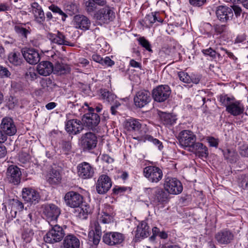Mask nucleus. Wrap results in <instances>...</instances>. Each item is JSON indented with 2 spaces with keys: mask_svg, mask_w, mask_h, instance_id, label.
I'll return each instance as SVG.
<instances>
[{
  "mask_svg": "<svg viewBox=\"0 0 248 248\" xmlns=\"http://www.w3.org/2000/svg\"><path fill=\"white\" fill-rule=\"evenodd\" d=\"M62 149L65 152V154H67L71 149V144L68 141H63L62 143Z\"/></svg>",
  "mask_w": 248,
  "mask_h": 248,
  "instance_id": "052dcab7",
  "label": "nucleus"
},
{
  "mask_svg": "<svg viewBox=\"0 0 248 248\" xmlns=\"http://www.w3.org/2000/svg\"><path fill=\"white\" fill-rule=\"evenodd\" d=\"M130 65L134 68H141V64L140 63L135 61L134 59H131L129 62Z\"/></svg>",
  "mask_w": 248,
  "mask_h": 248,
  "instance_id": "e2e57ef3",
  "label": "nucleus"
},
{
  "mask_svg": "<svg viewBox=\"0 0 248 248\" xmlns=\"http://www.w3.org/2000/svg\"><path fill=\"white\" fill-rule=\"evenodd\" d=\"M178 76L181 81L187 84L193 83L197 84L201 79V76L199 75L192 74L189 75L184 71L179 72Z\"/></svg>",
  "mask_w": 248,
  "mask_h": 248,
  "instance_id": "bb28decb",
  "label": "nucleus"
},
{
  "mask_svg": "<svg viewBox=\"0 0 248 248\" xmlns=\"http://www.w3.org/2000/svg\"><path fill=\"white\" fill-rule=\"evenodd\" d=\"M15 30L16 32L23 36L25 38H27L28 34L31 32V29L29 27L25 28L22 25H16L15 27Z\"/></svg>",
  "mask_w": 248,
  "mask_h": 248,
  "instance_id": "37998d69",
  "label": "nucleus"
},
{
  "mask_svg": "<svg viewBox=\"0 0 248 248\" xmlns=\"http://www.w3.org/2000/svg\"><path fill=\"white\" fill-rule=\"evenodd\" d=\"M72 24L76 29L86 31L89 29L91 21L87 16L82 15H77L74 16Z\"/></svg>",
  "mask_w": 248,
  "mask_h": 248,
  "instance_id": "4468645a",
  "label": "nucleus"
},
{
  "mask_svg": "<svg viewBox=\"0 0 248 248\" xmlns=\"http://www.w3.org/2000/svg\"><path fill=\"white\" fill-rule=\"evenodd\" d=\"M124 128L129 131H138L141 128V124L139 120L135 119L126 120L124 124Z\"/></svg>",
  "mask_w": 248,
  "mask_h": 248,
  "instance_id": "72a5a7b5",
  "label": "nucleus"
},
{
  "mask_svg": "<svg viewBox=\"0 0 248 248\" xmlns=\"http://www.w3.org/2000/svg\"><path fill=\"white\" fill-rule=\"evenodd\" d=\"M37 77V73L33 68H29L26 74V78L28 80H34Z\"/></svg>",
  "mask_w": 248,
  "mask_h": 248,
  "instance_id": "8fccbe9b",
  "label": "nucleus"
},
{
  "mask_svg": "<svg viewBox=\"0 0 248 248\" xmlns=\"http://www.w3.org/2000/svg\"><path fill=\"white\" fill-rule=\"evenodd\" d=\"M83 129V123L77 119L68 121L65 124V130L69 134H77Z\"/></svg>",
  "mask_w": 248,
  "mask_h": 248,
  "instance_id": "b1692460",
  "label": "nucleus"
},
{
  "mask_svg": "<svg viewBox=\"0 0 248 248\" xmlns=\"http://www.w3.org/2000/svg\"><path fill=\"white\" fill-rule=\"evenodd\" d=\"M83 108L90 111L89 113L84 115L82 118V121L83 124L89 129L93 130L99 123L100 117L97 114L92 112L94 111V109L90 107L87 103H84V106H83Z\"/></svg>",
  "mask_w": 248,
  "mask_h": 248,
  "instance_id": "f03ea898",
  "label": "nucleus"
},
{
  "mask_svg": "<svg viewBox=\"0 0 248 248\" xmlns=\"http://www.w3.org/2000/svg\"><path fill=\"white\" fill-rule=\"evenodd\" d=\"M146 192L151 194L150 199L153 200L156 204L163 203L168 200V195L162 189L158 187L148 188Z\"/></svg>",
  "mask_w": 248,
  "mask_h": 248,
  "instance_id": "6e6552de",
  "label": "nucleus"
},
{
  "mask_svg": "<svg viewBox=\"0 0 248 248\" xmlns=\"http://www.w3.org/2000/svg\"><path fill=\"white\" fill-rule=\"evenodd\" d=\"M133 139L139 141L145 142L146 141L152 142L154 145L157 147L158 150H161L163 148V145L161 141L157 139L154 138L153 137L149 135H145L143 136H137L133 137Z\"/></svg>",
  "mask_w": 248,
  "mask_h": 248,
  "instance_id": "473e14b6",
  "label": "nucleus"
},
{
  "mask_svg": "<svg viewBox=\"0 0 248 248\" xmlns=\"http://www.w3.org/2000/svg\"><path fill=\"white\" fill-rule=\"evenodd\" d=\"M101 159L104 162L108 164L112 163L114 161L113 159L108 155H103L101 156Z\"/></svg>",
  "mask_w": 248,
  "mask_h": 248,
  "instance_id": "680f3d73",
  "label": "nucleus"
},
{
  "mask_svg": "<svg viewBox=\"0 0 248 248\" xmlns=\"http://www.w3.org/2000/svg\"><path fill=\"white\" fill-rule=\"evenodd\" d=\"M139 44L149 52H152L151 45L149 42L144 37H140L138 39Z\"/></svg>",
  "mask_w": 248,
  "mask_h": 248,
  "instance_id": "de8ad7c7",
  "label": "nucleus"
},
{
  "mask_svg": "<svg viewBox=\"0 0 248 248\" xmlns=\"http://www.w3.org/2000/svg\"><path fill=\"white\" fill-rule=\"evenodd\" d=\"M48 9L54 13H58L60 15L63 16L64 18L67 17L66 15L57 6L51 4L48 7Z\"/></svg>",
  "mask_w": 248,
  "mask_h": 248,
  "instance_id": "3c124183",
  "label": "nucleus"
},
{
  "mask_svg": "<svg viewBox=\"0 0 248 248\" xmlns=\"http://www.w3.org/2000/svg\"><path fill=\"white\" fill-rule=\"evenodd\" d=\"M143 174L150 182L153 183H158L163 177L162 170L154 166L146 167L143 170Z\"/></svg>",
  "mask_w": 248,
  "mask_h": 248,
  "instance_id": "423d86ee",
  "label": "nucleus"
},
{
  "mask_svg": "<svg viewBox=\"0 0 248 248\" xmlns=\"http://www.w3.org/2000/svg\"><path fill=\"white\" fill-rule=\"evenodd\" d=\"M0 128L6 136L14 135L17 131L13 120L9 117L2 119L0 124Z\"/></svg>",
  "mask_w": 248,
  "mask_h": 248,
  "instance_id": "6ab92c4d",
  "label": "nucleus"
},
{
  "mask_svg": "<svg viewBox=\"0 0 248 248\" xmlns=\"http://www.w3.org/2000/svg\"><path fill=\"white\" fill-rule=\"evenodd\" d=\"M96 18L104 23L112 21L115 17L114 13L110 7L106 6L98 10L95 14Z\"/></svg>",
  "mask_w": 248,
  "mask_h": 248,
  "instance_id": "dca6fc26",
  "label": "nucleus"
},
{
  "mask_svg": "<svg viewBox=\"0 0 248 248\" xmlns=\"http://www.w3.org/2000/svg\"><path fill=\"white\" fill-rule=\"evenodd\" d=\"M47 38L52 44L58 45L73 46L71 43L66 40L65 36L59 31L55 33H48L47 34Z\"/></svg>",
  "mask_w": 248,
  "mask_h": 248,
  "instance_id": "393cba45",
  "label": "nucleus"
},
{
  "mask_svg": "<svg viewBox=\"0 0 248 248\" xmlns=\"http://www.w3.org/2000/svg\"><path fill=\"white\" fill-rule=\"evenodd\" d=\"M164 188L169 194L178 195L183 191V186L180 181L175 178L167 177L165 179Z\"/></svg>",
  "mask_w": 248,
  "mask_h": 248,
  "instance_id": "20e7f679",
  "label": "nucleus"
},
{
  "mask_svg": "<svg viewBox=\"0 0 248 248\" xmlns=\"http://www.w3.org/2000/svg\"><path fill=\"white\" fill-rule=\"evenodd\" d=\"M22 54L27 62L31 64H37L40 60L38 52L32 48H24Z\"/></svg>",
  "mask_w": 248,
  "mask_h": 248,
  "instance_id": "412c9836",
  "label": "nucleus"
},
{
  "mask_svg": "<svg viewBox=\"0 0 248 248\" xmlns=\"http://www.w3.org/2000/svg\"><path fill=\"white\" fill-rule=\"evenodd\" d=\"M215 238L219 244L227 245L233 239V235L228 230H223L217 232Z\"/></svg>",
  "mask_w": 248,
  "mask_h": 248,
  "instance_id": "a878e982",
  "label": "nucleus"
},
{
  "mask_svg": "<svg viewBox=\"0 0 248 248\" xmlns=\"http://www.w3.org/2000/svg\"><path fill=\"white\" fill-rule=\"evenodd\" d=\"M43 42V39L41 37L33 38L31 41V44L34 46L39 47Z\"/></svg>",
  "mask_w": 248,
  "mask_h": 248,
  "instance_id": "4d7b16f0",
  "label": "nucleus"
},
{
  "mask_svg": "<svg viewBox=\"0 0 248 248\" xmlns=\"http://www.w3.org/2000/svg\"><path fill=\"white\" fill-rule=\"evenodd\" d=\"M232 12L233 11L234 12L236 16L237 17V16H240L241 12H242V9L240 7H239L238 6H233L232 8Z\"/></svg>",
  "mask_w": 248,
  "mask_h": 248,
  "instance_id": "338daca9",
  "label": "nucleus"
},
{
  "mask_svg": "<svg viewBox=\"0 0 248 248\" xmlns=\"http://www.w3.org/2000/svg\"><path fill=\"white\" fill-rule=\"evenodd\" d=\"M114 64V62L111 60L109 57H106L103 59L102 63L101 64L104 66L111 67Z\"/></svg>",
  "mask_w": 248,
  "mask_h": 248,
  "instance_id": "5fc2aeb1",
  "label": "nucleus"
},
{
  "mask_svg": "<svg viewBox=\"0 0 248 248\" xmlns=\"http://www.w3.org/2000/svg\"><path fill=\"white\" fill-rule=\"evenodd\" d=\"M83 5L88 13L94 12L97 8L96 5L93 0H84Z\"/></svg>",
  "mask_w": 248,
  "mask_h": 248,
  "instance_id": "c03bdc74",
  "label": "nucleus"
},
{
  "mask_svg": "<svg viewBox=\"0 0 248 248\" xmlns=\"http://www.w3.org/2000/svg\"><path fill=\"white\" fill-rule=\"evenodd\" d=\"M206 0H189L191 5L194 7H201L204 5Z\"/></svg>",
  "mask_w": 248,
  "mask_h": 248,
  "instance_id": "13d9d810",
  "label": "nucleus"
},
{
  "mask_svg": "<svg viewBox=\"0 0 248 248\" xmlns=\"http://www.w3.org/2000/svg\"><path fill=\"white\" fill-rule=\"evenodd\" d=\"M160 116L161 121L166 125L174 124L177 120L175 116L163 112H161Z\"/></svg>",
  "mask_w": 248,
  "mask_h": 248,
  "instance_id": "e433bc0d",
  "label": "nucleus"
},
{
  "mask_svg": "<svg viewBox=\"0 0 248 248\" xmlns=\"http://www.w3.org/2000/svg\"><path fill=\"white\" fill-rule=\"evenodd\" d=\"M219 101L221 104L226 107V111L233 116H238L243 113V105L238 101H236L233 97L227 95H221Z\"/></svg>",
  "mask_w": 248,
  "mask_h": 248,
  "instance_id": "f257e3e1",
  "label": "nucleus"
},
{
  "mask_svg": "<svg viewBox=\"0 0 248 248\" xmlns=\"http://www.w3.org/2000/svg\"><path fill=\"white\" fill-rule=\"evenodd\" d=\"M103 58L100 55L97 54H93L92 55V59L94 62L100 63V64L102 63Z\"/></svg>",
  "mask_w": 248,
  "mask_h": 248,
  "instance_id": "0e129e2a",
  "label": "nucleus"
},
{
  "mask_svg": "<svg viewBox=\"0 0 248 248\" xmlns=\"http://www.w3.org/2000/svg\"><path fill=\"white\" fill-rule=\"evenodd\" d=\"M120 106V103L117 101L114 102V104L111 107L110 110L112 114L115 115L116 114V109Z\"/></svg>",
  "mask_w": 248,
  "mask_h": 248,
  "instance_id": "69168bd1",
  "label": "nucleus"
},
{
  "mask_svg": "<svg viewBox=\"0 0 248 248\" xmlns=\"http://www.w3.org/2000/svg\"><path fill=\"white\" fill-rule=\"evenodd\" d=\"M11 75V73L8 69L2 66H0V78H8Z\"/></svg>",
  "mask_w": 248,
  "mask_h": 248,
  "instance_id": "864d4df0",
  "label": "nucleus"
},
{
  "mask_svg": "<svg viewBox=\"0 0 248 248\" xmlns=\"http://www.w3.org/2000/svg\"><path fill=\"white\" fill-rule=\"evenodd\" d=\"M70 70V67L68 65L59 62H56L54 66H53L54 72L59 75L66 74L69 72Z\"/></svg>",
  "mask_w": 248,
  "mask_h": 248,
  "instance_id": "58836bf2",
  "label": "nucleus"
},
{
  "mask_svg": "<svg viewBox=\"0 0 248 248\" xmlns=\"http://www.w3.org/2000/svg\"><path fill=\"white\" fill-rule=\"evenodd\" d=\"M170 90L168 85H160L153 91V97L157 102L165 101L170 96Z\"/></svg>",
  "mask_w": 248,
  "mask_h": 248,
  "instance_id": "ddd939ff",
  "label": "nucleus"
},
{
  "mask_svg": "<svg viewBox=\"0 0 248 248\" xmlns=\"http://www.w3.org/2000/svg\"><path fill=\"white\" fill-rule=\"evenodd\" d=\"M123 234L118 232H109L104 234L103 241L106 244L114 246L122 243L124 240Z\"/></svg>",
  "mask_w": 248,
  "mask_h": 248,
  "instance_id": "2eb2a0df",
  "label": "nucleus"
},
{
  "mask_svg": "<svg viewBox=\"0 0 248 248\" xmlns=\"http://www.w3.org/2000/svg\"><path fill=\"white\" fill-rule=\"evenodd\" d=\"M53 227L44 236L45 242L54 244L61 241L64 236L63 229L58 225H53Z\"/></svg>",
  "mask_w": 248,
  "mask_h": 248,
  "instance_id": "7ed1b4c3",
  "label": "nucleus"
},
{
  "mask_svg": "<svg viewBox=\"0 0 248 248\" xmlns=\"http://www.w3.org/2000/svg\"><path fill=\"white\" fill-rule=\"evenodd\" d=\"M239 153L243 157H248V146H242L240 147Z\"/></svg>",
  "mask_w": 248,
  "mask_h": 248,
  "instance_id": "bf43d9fd",
  "label": "nucleus"
},
{
  "mask_svg": "<svg viewBox=\"0 0 248 248\" xmlns=\"http://www.w3.org/2000/svg\"><path fill=\"white\" fill-rule=\"evenodd\" d=\"M21 172L20 169L16 166H9L7 171V176L9 181L14 185L20 182Z\"/></svg>",
  "mask_w": 248,
  "mask_h": 248,
  "instance_id": "5701e85b",
  "label": "nucleus"
},
{
  "mask_svg": "<svg viewBox=\"0 0 248 248\" xmlns=\"http://www.w3.org/2000/svg\"><path fill=\"white\" fill-rule=\"evenodd\" d=\"M224 157L231 163L236 162L238 155L235 151L233 149H227L222 151Z\"/></svg>",
  "mask_w": 248,
  "mask_h": 248,
  "instance_id": "4c0bfd02",
  "label": "nucleus"
},
{
  "mask_svg": "<svg viewBox=\"0 0 248 248\" xmlns=\"http://www.w3.org/2000/svg\"><path fill=\"white\" fill-rule=\"evenodd\" d=\"M196 151V154L201 157L206 158L208 155V149L206 146L201 142H195L191 147Z\"/></svg>",
  "mask_w": 248,
  "mask_h": 248,
  "instance_id": "f704fd0d",
  "label": "nucleus"
},
{
  "mask_svg": "<svg viewBox=\"0 0 248 248\" xmlns=\"http://www.w3.org/2000/svg\"><path fill=\"white\" fill-rule=\"evenodd\" d=\"M216 13L218 19L222 22H227L233 16L232 9L226 6L217 7Z\"/></svg>",
  "mask_w": 248,
  "mask_h": 248,
  "instance_id": "4be33fe9",
  "label": "nucleus"
},
{
  "mask_svg": "<svg viewBox=\"0 0 248 248\" xmlns=\"http://www.w3.org/2000/svg\"><path fill=\"white\" fill-rule=\"evenodd\" d=\"M43 214L46 216L47 221L51 226V222L57 221L58 217L60 214V210L58 206L53 204L44 205L43 206Z\"/></svg>",
  "mask_w": 248,
  "mask_h": 248,
  "instance_id": "0eeeda50",
  "label": "nucleus"
},
{
  "mask_svg": "<svg viewBox=\"0 0 248 248\" xmlns=\"http://www.w3.org/2000/svg\"><path fill=\"white\" fill-rule=\"evenodd\" d=\"M101 93L102 98L110 103L114 102L116 98V96L115 94L106 90H103Z\"/></svg>",
  "mask_w": 248,
  "mask_h": 248,
  "instance_id": "49530a36",
  "label": "nucleus"
},
{
  "mask_svg": "<svg viewBox=\"0 0 248 248\" xmlns=\"http://www.w3.org/2000/svg\"><path fill=\"white\" fill-rule=\"evenodd\" d=\"M149 227L145 221L140 223L137 226L136 232L135 237L137 240L147 237L149 235Z\"/></svg>",
  "mask_w": 248,
  "mask_h": 248,
  "instance_id": "7c9ffc66",
  "label": "nucleus"
},
{
  "mask_svg": "<svg viewBox=\"0 0 248 248\" xmlns=\"http://www.w3.org/2000/svg\"><path fill=\"white\" fill-rule=\"evenodd\" d=\"M90 227V231L88 234L89 240L96 245L99 243L102 234L101 227L95 220H91Z\"/></svg>",
  "mask_w": 248,
  "mask_h": 248,
  "instance_id": "9d476101",
  "label": "nucleus"
},
{
  "mask_svg": "<svg viewBox=\"0 0 248 248\" xmlns=\"http://www.w3.org/2000/svg\"><path fill=\"white\" fill-rule=\"evenodd\" d=\"M77 170L78 175L83 179L92 178L94 173V169L93 166L86 162H83L78 164Z\"/></svg>",
  "mask_w": 248,
  "mask_h": 248,
  "instance_id": "9b49d317",
  "label": "nucleus"
},
{
  "mask_svg": "<svg viewBox=\"0 0 248 248\" xmlns=\"http://www.w3.org/2000/svg\"><path fill=\"white\" fill-rule=\"evenodd\" d=\"M22 197L25 201L34 203L38 202L40 199L39 192L32 187L23 188L22 190Z\"/></svg>",
  "mask_w": 248,
  "mask_h": 248,
  "instance_id": "a211bd4d",
  "label": "nucleus"
},
{
  "mask_svg": "<svg viewBox=\"0 0 248 248\" xmlns=\"http://www.w3.org/2000/svg\"><path fill=\"white\" fill-rule=\"evenodd\" d=\"M66 204L71 208L78 207L83 202L82 196L77 192L69 191L64 196Z\"/></svg>",
  "mask_w": 248,
  "mask_h": 248,
  "instance_id": "f8f14e48",
  "label": "nucleus"
},
{
  "mask_svg": "<svg viewBox=\"0 0 248 248\" xmlns=\"http://www.w3.org/2000/svg\"><path fill=\"white\" fill-rule=\"evenodd\" d=\"M32 13L35 20L39 23H42L45 19V14L42 7L37 3L34 2L31 5Z\"/></svg>",
  "mask_w": 248,
  "mask_h": 248,
  "instance_id": "2f4dec72",
  "label": "nucleus"
},
{
  "mask_svg": "<svg viewBox=\"0 0 248 248\" xmlns=\"http://www.w3.org/2000/svg\"><path fill=\"white\" fill-rule=\"evenodd\" d=\"M153 235L150 238L151 240H154L156 236H158L159 233H160L159 229L155 227L152 229Z\"/></svg>",
  "mask_w": 248,
  "mask_h": 248,
  "instance_id": "774afa93",
  "label": "nucleus"
},
{
  "mask_svg": "<svg viewBox=\"0 0 248 248\" xmlns=\"http://www.w3.org/2000/svg\"><path fill=\"white\" fill-rule=\"evenodd\" d=\"M145 21L147 25H151L153 23H155L156 21L161 23L162 22L163 20L161 19H158L156 16V14L155 13H152L148 15L145 17Z\"/></svg>",
  "mask_w": 248,
  "mask_h": 248,
  "instance_id": "a18cd8bd",
  "label": "nucleus"
},
{
  "mask_svg": "<svg viewBox=\"0 0 248 248\" xmlns=\"http://www.w3.org/2000/svg\"><path fill=\"white\" fill-rule=\"evenodd\" d=\"M134 103L139 108H142L151 100V94L146 90H141L138 92L135 96Z\"/></svg>",
  "mask_w": 248,
  "mask_h": 248,
  "instance_id": "aec40b11",
  "label": "nucleus"
},
{
  "mask_svg": "<svg viewBox=\"0 0 248 248\" xmlns=\"http://www.w3.org/2000/svg\"><path fill=\"white\" fill-rule=\"evenodd\" d=\"M202 52L204 55L209 56L213 59H216L217 57L219 58L221 55L219 53L217 52L211 47L203 49Z\"/></svg>",
  "mask_w": 248,
  "mask_h": 248,
  "instance_id": "09e8293b",
  "label": "nucleus"
},
{
  "mask_svg": "<svg viewBox=\"0 0 248 248\" xmlns=\"http://www.w3.org/2000/svg\"><path fill=\"white\" fill-rule=\"evenodd\" d=\"M34 232L33 230L30 227L25 228L24 227L22 233V238L26 243H29L32 240Z\"/></svg>",
  "mask_w": 248,
  "mask_h": 248,
  "instance_id": "79ce46f5",
  "label": "nucleus"
},
{
  "mask_svg": "<svg viewBox=\"0 0 248 248\" xmlns=\"http://www.w3.org/2000/svg\"><path fill=\"white\" fill-rule=\"evenodd\" d=\"M206 140L211 147H217L218 145V140L213 137H208Z\"/></svg>",
  "mask_w": 248,
  "mask_h": 248,
  "instance_id": "6e6d98bb",
  "label": "nucleus"
},
{
  "mask_svg": "<svg viewBox=\"0 0 248 248\" xmlns=\"http://www.w3.org/2000/svg\"><path fill=\"white\" fill-rule=\"evenodd\" d=\"M97 142L96 136L92 132L86 133L80 138V144L84 150H90L94 148Z\"/></svg>",
  "mask_w": 248,
  "mask_h": 248,
  "instance_id": "1a4fd4ad",
  "label": "nucleus"
},
{
  "mask_svg": "<svg viewBox=\"0 0 248 248\" xmlns=\"http://www.w3.org/2000/svg\"><path fill=\"white\" fill-rule=\"evenodd\" d=\"M63 245L64 248H79V240L74 234L67 235L63 239Z\"/></svg>",
  "mask_w": 248,
  "mask_h": 248,
  "instance_id": "c85d7f7f",
  "label": "nucleus"
},
{
  "mask_svg": "<svg viewBox=\"0 0 248 248\" xmlns=\"http://www.w3.org/2000/svg\"><path fill=\"white\" fill-rule=\"evenodd\" d=\"M77 208V211L78 212V216L81 219L87 218V216L92 212V208L86 203L81 204V205Z\"/></svg>",
  "mask_w": 248,
  "mask_h": 248,
  "instance_id": "c9c22d12",
  "label": "nucleus"
},
{
  "mask_svg": "<svg viewBox=\"0 0 248 248\" xmlns=\"http://www.w3.org/2000/svg\"><path fill=\"white\" fill-rule=\"evenodd\" d=\"M214 30L217 34H220L227 32L228 28L225 25H216L214 27Z\"/></svg>",
  "mask_w": 248,
  "mask_h": 248,
  "instance_id": "603ef678",
  "label": "nucleus"
},
{
  "mask_svg": "<svg viewBox=\"0 0 248 248\" xmlns=\"http://www.w3.org/2000/svg\"><path fill=\"white\" fill-rule=\"evenodd\" d=\"M180 145L184 148L191 147L196 140V136L189 130L181 131L177 137Z\"/></svg>",
  "mask_w": 248,
  "mask_h": 248,
  "instance_id": "39448f33",
  "label": "nucleus"
},
{
  "mask_svg": "<svg viewBox=\"0 0 248 248\" xmlns=\"http://www.w3.org/2000/svg\"><path fill=\"white\" fill-rule=\"evenodd\" d=\"M47 179L50 184H57L60 182L61 176L58 170H52L48 175Z\"/></svg>",
  "mask_w": 248,
  "mask_h": 248,
  "instance_id": "ea45409f",
  "label": "nucleus"
},
{
  "mask_svg": "<svg viewBox=\"0 0 248 248\" xmlns=\"http://www.w3.org/2000/svg\"><path fill=\"white\" fill-rule=\"evenodd\" d=\"M8 60L15 65H19L22 63V59L19 52H12L9 54Z\"/></svg>",
  "mask_w": 248,
  "mask_h": 248,
  "instance_id": "a19ab883",
  "label": "nucleus"
},
{
  "mask_svg": "<svg viewBox=\"0 0 248 248\" xmlns=\"http://www.w3.org/2000/svg\"><path fill=\"white\" fill-rule=\"evenodd\" d=\"M37 70L40 75L47 76L53 71V65L48 61H43L37 65Z\"/></svg>",
  "mask_w": 248,
  "mask_h": 248,
  "instance_id": "c756f323",
  "label": "nucleus"
},
{
  "mask_svg": "<svg viewBox=\"0 0 248 248\" xmlns=\"http://www.w3.org/2000/svg\"><path fill=\"white\" fill-rule=\"evenodd\" d=\"M111 208L110 206H108L107 208L103 209L101 212H99L97 220H95L104 224H108L111 222L113 217L111 215Z\"/></svg>",
  "mask_w": 248,
  "mask_h": 248,
  "instance_id": "cd10ccee",
  "label": "nucleus"
},
{
  "mask_svg": "<svg viewBox=\"0 0 248 248\" xmlns=\"http://www.w3.org/2000/svg\"><path fill=\"white\" fill-rule=\"evenodd\" d=\"M112 183L110 178L107 175H100L96 184V189L98 193H106L111 187Z\"/></svg>",
  "mask_w": 248,
  "mask_h": 248,
  "instance_id": "f3484780",
  "label": "nucleus"
}]
</instances>
